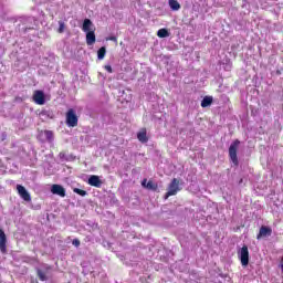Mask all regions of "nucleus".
Instances as JSON below:
<instances>
[{
	"label": "nucleus",
	"mask_w": 283,
	"mask_h": 283,
	"mask_svg": "<svg viewBox=\"0 0 283 283\" xmlns=\"http://www.w3.org/2000/svg\"><path fill=\"white\" fill-rule=\"evenodd\" d=\"M179 191H182V188H180V180L174 178L168 185V191L165 193L164 199L169 200L171 196H177Z\"/></svg>",
	"instance_id": "nucleus-1"
},
{
	"label": "nucleus",
	"mask_w": 283,
	"mask_h": 283,
	"mask_svg": "<svg viewBox=\"0 0 283 283\" xmlns=\"http://www.w3.org/2000/svg\"><path fill=\"white\" fill-rule=\"evenodd\" d=\"M238 147H240V139H235L229 147V158L234 167L240 165V161L238 160Z\"/></svg>",
	"instance_id": "nucleus-2"
},
{
	"label": "nucleus",
	"mask_w": 283,
	"mask_h": 283,
	"mask_svg": "<svg viewBox=\"0 0 283 283\" xmlns=\"http://www.w3.org/2000/svg\"><path fill=\"white\" fill-rule=\"evenodd\" d=\"M65 123L67 127H78V115L74 108H70L65 114Z\"/></svg>",
	"instance_id": "nucleus-3"
},
{
	"label": "nucleus",
	"mask_w": 283,
	"mask_h": 283,
	"mask_svg": "<svg viewBox=\"0 0 283 283\" xmlns=\"http://www.w3.org/2000/svg\"><path fill=\"white\" fill-rule=\"evenodd\" d=\"M8 237H6V232L0 229V251L3 255L8 253Z\"/></svg>",
	"instance_id": "nucleus-4"
},
{
	"label": "nucleus",
	"mask_w": 283,
	"mask_h": 283,
	"mask_svg": "<svg viewBox=\"0 0 283 283\" xmlns=\"http://www.w3.org/2000/svg\"><path fill=\"white\" fill-rule=\"evenodd\" d=\"M17 191H18L20 198H22V200H24L25 202H31L32 201V197L30 196V192H28L25 187H23L21 185H18L17 186Z\"/></svg>",
	"instance_id": "nucleus-5"
},
{
	"label": "nucleus",
	"mask_w": 283,
	"mask_h": 283,
	"mask_svg": "<svg viewBox=\"0 0 283 283\" xmlns=\"http://www.w3.org/2000/svg\"><path fill=\"white\" fill-rule=\"evenodd\" d=\"M240 260L242 266H249V247L243 245L240 251Z\"/></svg>",
	"instance_id": "nucleus-6"
},
{
	"label": "nucleus",
	"mask_w": 283,
	"mask_h": 283,
	"mask_svg": "<svg viewBox=\"0 0 283 283\" xmlns=\"http://www.w3.org/2000/svg\"><path fill=\"white\" fill-rule=\"evenodd\" d=\"M51 192L53 193V196H60V198H65V188L59 184L52 185Z\"/></svg>",
	"instance_id": "nucleus-7"
},
{
	"label": "nucleus",
	"mask_w": 283,
	"mask_h": 283,
	"mask_svg": "<svg viewBox=\"0 0 283 283\" xmlns=\"http://www.w3.org/2000/svg\"><path fill=\"white\" fill-rule=\"evenodd\" d=\"M272 233H273V229L266 226H262L256 235V240H261V238H269L270 235H272Z\"/></svg>",
	"instance_id": "nucleus-8"
},
{
	"label": "nucleus",
	"mask_w": 283,
	"mask_h": 283,
	"mask_svg": "<svg viewBox=\"0 0 283 283\" xmlns=\"http://www.w3.org/2000/svg\"><path fill=\"white\" fill-rule=\"evenodd\" d=\"M33 101L36 105H45V94L43 91H35L33 93Z\"/></svg>",
	"instance_id": "nucleus-9"
},
{
	"label": "nucleus",
	"mask_w": 283,
	"mask_h": 283,
	"mask_svg": "<svg viewBox=\"0 0 283 283\" xmlns=\"http://www.w3.org/2000/svg\"><path fill=\"white\" fill-rule=\"evenodd\" d=\"M88 185L91 187H96L97 189H101V187H103V181L101 180V177H98L96 175H92L88 178Z\"/></svg>",
	"instance_id": "nucleus-10"
},
{
	"label": "nucleus",
	"mask_w": 283,
	"mask_h": 283,
	"mask_svg": "<svg viewBox=\"0 0 283 283\" xmlns=\"http://www.w3.org/2000/svg\"><path fill=\"white\" fill-rule=\"evenodd\" d=\"M137 140H139V143H148L149 142V137H147V128H142L138 133H137Z\"/></svg>",
	"instance_id": "nucleus-11"
},
{
	"label": "nucleus",
	"mask_w": 283,
	"mask_h": 283,
	"mask_svg": "<svg viewBox=\"0 0 283 283\" xmlns=\"http://www.w3.org/2000/svg\"><path fill=\"white\" fill-rule=\"evenodd\" d=\"M96 43V34L94 30L86 33V45H94Z\"/></svg>",
	"instance_id": "nucleus-12"
},
{
	"label": "nucleus",
	"mask_w": 283,
	"mask_h": 283,
	"mask_svg": "<svg viewBox=\"0 0 283 283\" xmlns=\"http://www.w3.org/2000/svg\"><path fill=\"white\" fill-rule=\"evenodd\" d=\"M93 25L92 20L85 19L82 27L83 32H92Z\"/></svg>",
	"instance_id": "nucleus-13"
},
{
	"label": "nucleus",
	"mask_w": 283,
	"mask_h": 283,
	"mask_svg": "<svg viewBox=\"0 0 283 283\" xmlns=\"http://www.w3.org/2000/svg\"><path fill=\"white\" fill-rule=\"evenodd\" d=\"M210 105H213V96H205L201 101V107H210Z\"/></svg>",
	"instance_id": "nucleus-14"
},
{
	"label": "nucleus",
	"mask_w": 283,
	"mask_h": 283,
	"mask_svg": "<svg viewBox=\"0 0 283 283\" xmlns=\"http://www.w3.org/2000/svg\"><path fill=\"white\" fill-rule=\"evenodd\" d=\"M168 3L171 10L174 11L180 10V2H178V0H169Z\"/></svg>",
	"instance_id": "nucleus-15"
},
{
	"label": "nucleus",
	"mask_w": 283,
	"mask_h": 283,
	"mask_svg": "<svg viewBox=\"0 0 283 283\" xmlns=\"http://www.w3.org/2000/svg\"><path fill=\"white\" fill-rule=\"evenodd\" d=\"M105 54H107V49L105 46L99 48L97 51L98 61H103V59H105Z\"/></svg>",
	"instance_id": "nucleus-16"
},
{
	"label": "nucleus",
	"mask_w": 283,
	"mask_h": 283,
	"mask_svg": "<svg viewBox=\"0 0 283 283\" xmlns=\"http://www.w3.org/2000/svg\"><path fill=\"white\" fill-rule=\"evenodd\" d=\"M157 36L159 39H167V36H169V31L167 29H159L157 31Z\"/></svg>",
	"instance_id": "nucleus-17"
},
{
	"label": "nucleus",
	"mask_w": 283,
	"mask_h": 283,
	"mask_svg": "<svg viewBox=\"0 0 283 283\" xmlns=\"http://www.w3.org/2000/svg\"><path fill=\"white\" fill-rule=\"evenodd\" d=\"M36 275H38V277H39V280H40L41 282H46L48 275H45V272H43V270L38 269V270H36Z\"/></svg>",
	"instance_id": "nucleus-18"
},
{
	"label": "nucleus",
	"mask_w": 283,
	"mask_h": 283,
	"mask_svg": "<svg viewBox=\"0 0 283 283\" xmlns=\"http://www.w3.org/2000/svg\"><path fill=\"white\" fill-rule=\"evenodd\" d=\"M146 189H149L150 191H157L158 190V184L153 182L149 180L146 185Z\"/></svg>",
	"instance_id": "nucleus-19"
},
{
	"label": "nucleus",
	"mask_w": 283,
	"mask_h": 283,
	"mask_svg": "<svg viewBox=\"0 0 283 283\" xmlns=\"http://www.w3.org/2000/svg\"><path fill=\"white\" fill-rule=\"evenodd\" d=\"M44 136L49 143H52L54 140V132L52 130H44Z\"/></svg>",
	"instance_id": "nucleus-20"
},
{
	"label": "nucleus",
	"mask_w": 283,
	"mask_h": 283,
	"mask_svg": "<svg viewBox=\"0 0 283 283\" xmlns=\"http://www.w3.org/2000/svg\"><path fill=\"white\" fill-rule=\"evenodd\" d=\"M73 191H74V193H77V196H82V197L87 196V191H85L81 188H74Z\"/></svg>",
	"instance_id": "nucleus-21"
},
{
	"label": "nucleus",
	"mask_w": 283,
	"mask_h": 283,
	"mask_svg": "<svg viewBox=\"0 0 283 283\" xmlns=\"http://www.w3.org/2000/svg\"><path fill=\"white\" fill-rule=\"evenodd\" d=\"M57 32H59V34H63L65 32V22H63V21L59 22Z\"/></svg>",
	"instance_id": "nucleus-22"
},
{
	"label": "nucleus",
	"mask_w": 283,
	"mask_h": 283,
	"mask_svg": "<svg viewBox=\"0 0 283 283\" xmlns=\"http://www.w3.org/2000/svg\"><path fill=\"white\" fill-rule=\"evenodd\" d=\"M72 244H73V247L78 248V247H81V241H80L78 239H74V240L72 241Z\"/></svg>",
	"instance_id": "nucleus-23"
},
{
	"label": "nucleus",
	"mask_w": 283,
	"mask_h": 283,
	"mask_svg": "<svg viewBox=\"0 0 283 283\" xmlns=\"http://www.w3.org/2000/svg\"><path fill=\"white\" fill-rule=\"evenodd\" d=\"M106 41H113L114 43H118V38H116V36H108V38H106Z\"/></svg>",
	"instance_id": "nucleus-24"
},
{
	"label": "nucleus",
	"mask_w": 283,
	"mask_h": 283,
	"mask_svg": "<svg viewBox=\"0 0 283 283\" xmlns=\"http://www.w3.org/2000/svg\"><path fill=\"white\" fill-rule=\"evenodd\" d=\"M104 69L106 70V72H108V74H112L114 72L112 65H105Z\"/></svg>",
	"instance_id": "nucleus-25"
},
{
	"label": "nucleus",
	"mask_w": 283,
	"mask_h": 283,
	"mask_svg": "<svg viewBox=\"0 0 283 283\" xmlns=\"http://www.w3.org/2000/svg\"><path fill=\"white\" fill-rule=\"evenodd\" d=\"M142 187H145V189H147V179H144V180L142 181Z\"/></svg>",
	"instance_id": "nucleus-26"
},
{
	"label": "nucleus",
	"mask_w": 283,
	"mask_h": 283,
	"mask_svg": "<svg viewBox=\"0 0 283 283\" xmlns=\"http://www.w3.org/2000/svg\"><path fill=\"white\" fill-rule=\"evenodd\" d=\"M240 182H242V179L240 180Z\"/></svg>",
	"instance_id": "nucleus-27"
}]
</instances>
